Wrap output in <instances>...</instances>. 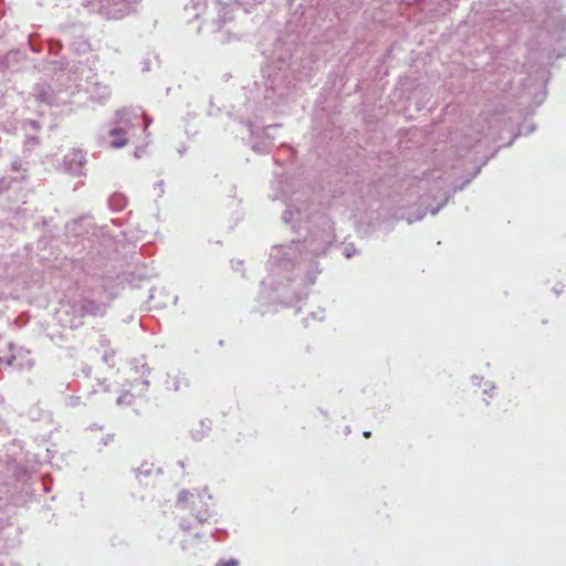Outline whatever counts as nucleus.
I'll list each match as a JSON object with an SVG mask.
<instances>
[{"label":"nucleus","instance_id":"1","mask_svg":"<svg viewBox=\"0 0 566 566\" xmlns=\"http://www.w3.org/2000/svg\"><path fill=\"white\" fill-rule=\"evenodd\" d=\"M334 239L335 234L331 219L326 216H318L310 231V235L303 243L293 241L286 245H274L271 249L270 260L277 268H287L296 254H300L304 261L307 260V255L317 256L324 254Z\"/></svg>","mask_w":566,"mask_h":566},{"label":"nucleus","instance_id":"2","mask_svg":"<svg viewBox=\"0 0 566 566\" xmlns=\"http://www.w3.org/2000/svg\"><path fill=\"white\" fill-rule=\"evenodd\" d=\"M127 0H101L99 11L108 19H122L129 12Z\"/></svg>","mask_w":566,"mask_h":566},{"label":"nucleus","instance_id":"3","mask_svg":"<svg viewBox=\"0 0 566 566\" xmlns=\"http://www.w3.org/2000/svg\"><path fill=\"white\" fill-rule=\"evenodd\" d=\"M84 163L85 155L78 149H73L64 158L65 169L73 175L81 174Z\"/></svg>","mask_w":566,"mask_h":566},{"label":"nucleus","instance_id":"4","mask_svg":"<svg viewBox=\"0 0 566 566\" xmlns=\"http://www.w3.org/2000/svg\"><path fill=\"white\" fill-rule=\"evenodd\" d=\"M78 305L80 308L77 311L81 316H84L86 314L97 316L103 315L105 313L104 304L95 303L94 301L91 300H81Z\"/></svg>","mask_w":566,"mask_h":566},{"label":"nucleus","instance_id":"5","mask_svg":"<svg viewBox=\"0 0 566 566\" xmlns=\"http://www.w3.org/2000/svg\"><path fill=\"white\" fill-rule=\"evenodd\" d=\"M127 132L124 128H114L109 132L111 137H113L111 142V147L113 148H122L126 145L127 139L125 135Z\"/></svg>","mask_w":566,"mask_h":566},{"label":"nucleus","instance_id":"6","mask_svg":"<svg viewBox=\"0 0 566 566\" xmlns=\"http://www.w3.org/2000/svg\"><path fill=\"white\" fill-rule=\"evenodd\" d=\"M196 501H202L201 495L199 493L181 491L178 495V504L184 505L186 502H190L191 505H195Z\"/></svg>","mask_w":566,"mask_h":566},{"label":"nucleus","instance_id":"7","mask_svg":"<svg viewBox=\"0 0 566 566\" xmlns=\"http://www.w3.org/2000/svg\"><path fill=\"white\" fill-rule=\"evenodd\" d=\"M301 216H302V212L298 208H296L295 212H294V209L292 207H289L283 214V220L286 223L295 222V221L301 220Z\"/></svg>","mask_w":566,"mask_h":566},{"label":"nucleus","instance_id":"8","mask_svg":"<svg viewBox=\"0 0 566 566\" xmlns=\"http://www.w3.org/2000/svg\"><path fill=\"white\" fill-rule=\"evenodd\" d=\"M132 400H133V396L129 394V392H125L124 395L119 396L117 398V403L118 405H123V403H132Z\"/></svg>","mask_w":566,"mask_h":566},{"label":"nucleus","instance_id":"9","mask_svg":"<svg viewBox=\"0 0 566 566\" xmlns=\"http://www.w3.org/2000/svg\"><path fill=\"white\" fill-rule=\"evenodd\" d=\"M217 566H239V563L237 559H230L228 562H219Z\"/></svg>","mask_w":566,"mask_h":566},{"label":"nucleus","instance_id":"10","mask_svg":"<svg viewBox=\"0 0 566 566\" xmlns=\"http://www.w3.org/2000/svg\"><path fill=\"white\" fill-rule=\"evenodd\" d=\"M196 517L202 522V521H206L208 517H209V514H208V511H205V513L198 511L196 512Z\"/></svg>","mask_w":566,"mask_h":566},{"label":"nucleus","instance_id":"11","mask_svg":"<svg viewBox=\"0 0 566 566\" xmlns=\"http://www.w3.org/2000/svg\"><path fill=\"white\" fill-rule=\"evenodd\" d=\"M440 208H441V206H439V207H438V208H436V209H432V210H431V213H432V214H436V213L439 211V209H440Z\"/></svg>","mask_w":566,"mask_h":566},{"label":"nucleus","instance_id":"12","mask_svg":"<svg viewBox=\"0 0 566 566\" xmlns=\"http://www.w3.org/2000/svg\"><path fill=\"white\" fill-rule=\"evenodd\" d=\"M364 437H366V438L370 437V432L369 431H365L364 432Z\"/></svg>","mask_w":566,"mask_h":566},{"label":"nucleus","instance_id":"13","mask_svg":"<svg viewBox=\"0 0 566 566\" xmlns=\"http://www.w3.org/2000/svg\"><path fill=\"white\" fill-rule=\"evenodd\" d=\"M346 256H347V258H350V256H352L350 251H347V250H346Z\"/></svg>","mask_w":566,"mask_h":566},{"label":"nucleus","instance_id":"14","mask_svg":"<svg viewBox=\"0 0 566 566\" xmlns=\"http://www.w3.org/2000/svg\"><path fill=\"white\" fill-rule=\"evenodd\" d=\"M104 91H105L106 95H109V91L107 87H104Z\"/></svg>","mask_w":566,"mask_h":566},{"label":"nucleus","instance_id":"15","mask_svg":"<svg viewBox=\"0 0 566 566\" xmlns=\"http://www.w3.org/2000/svg\"><path fill=\"white\" fill-rule=\"evenodd\" d=\"M255 3H261L263 2L264 0H253Z\"/></svg>","mask_w":566,"mask_h":566},{"label":"nucleus","instance_id":"16","mask_svg":"<svg viewBox=\"0 0 566 566\" xmlns=\"http://www.w3.org/2000/svg\"><path fill=\"white\" fill-rule=\"evenodd\" d=\"M222 10L227 12L228 11V7H222Z\"/></svg>","mask_w":566,"mask_h":566}]
</instances>
